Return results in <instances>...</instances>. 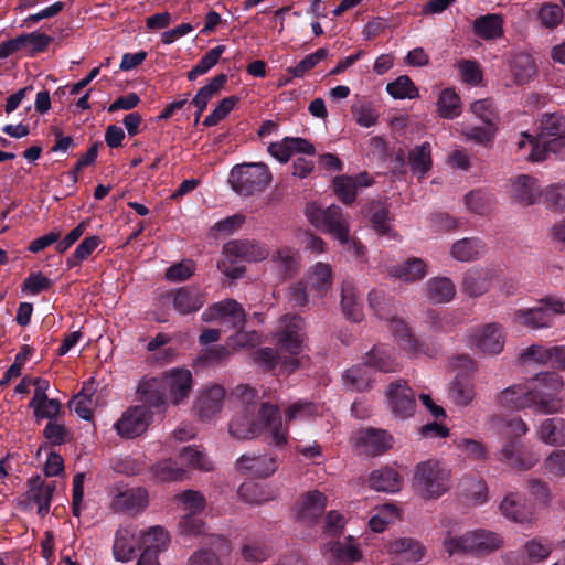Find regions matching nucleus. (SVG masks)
Masks as SVG:
<instances>
[{"instance_id":"nucleus-1","label":"nucleus","mask_w":565,"mask_h":565,"mask_svg":"<svg viewBox=\"0 0 565 565\" xmlns=\"http://www.w3.org/2000/svg\"><path fill=\"white\" fill-rule=\"evenodd\" d=\"M564 381L556 373H540L524 382L512 384L497 395V403L509 411L533 408L541 414L559 413L563 407L559 393Z\"/></svg>"},{"instance_id":"nucleus-2","label":"nucleus","mask_w":565,"mask_h":565,"mask_svg":"<svg viewBox=\"0 0 565 565\" xmlns=\"http://www.w3.org/2000/svg\"><path fill=\"white\" fill-rule=\"evenodd\" d=\"M228 431L236 439H252L264 434L267 443L275 447H284L288 441L279 408L270 403L262 404L257 419H252L246 409L237 413L228 424Z\"/></svg>"},{"instance_id":"nucleus-3","label":"nucleus","mask_w":565,"mask_h":565,"mask_svg":"<svg viewBox=\"0 0 565 565\" xmlns=\"http://www.w3.org/2000/svg\"><path fill=\"white\" fill-rule=\"evenodd\" d=\"M306 216L311 225L339 241L348 252L356 257L363 255L364 247L350 237L349 220L339 206L322 209L316 203H309L306 206Z\"/></svg>"},{"instance_id":"nucleus-4","label":"nucleus","mask_w":565,"mask_h":565,"mask_svg":"<svg viewBox=\"0 0 565 565\" xmlns=\"http://www.w3.org/2000/svg\"><path fill=\"white\" fill-rule=\"evenodd\" d=\"M413 489L425 500H436L452 486L451 470L444 461L429 458L414 468Z\"/></svg>"},{"instance_id":"nucleus-5","label":"nucleus","mask_w":565,"mask_h":565,"mask_svg":"<svg viewBox=\"0 0 565 565\" xmlns=\"http://www.w3.org/2000/svg\"><path fill=\"white\" fill-rule=\"evenodd\" d=\"M269 256L265 244L253 239L231 241L223 247L222 258L217 262V268L226 277L237 279L243 276L245 267L236 263L237 259L246 262H259Z\"/></svg>"},{"instance_id":"nucleus-6","label":"nucleus","mask_w":565,"mask_h":565,"mask_svg":"<svg viewBox=\"0 0 565 565\" xmlns=\"http://www.w3.org/2000/svg\"><path fill=\"white\" fill-rule=\"evenodd\" d=\"M503 545L501 534L484 529L472 530L457 537L449 536L444 541V548L449 555L462 553L478 557L494 553Z\"/></svg>"},{"instance_id":"nucleus-7","label":"nucleus","mask_w":565,"mask_h":565,"mask_svg":"<svg viewBox=\"0 0 565 565\" xmlns=\"http://www.w3.org/2000/svg\"><path fill=\"white\" fill-rule=\"evenodd\" d=\"M369 303L370 308L380 319L390 322L395 337L398 339L401 347L405 351L412 354L423 352L420 345L413 338L406 323L399 316L401 310L395 301L386 298L385 295L380 291H371L369 294Z\"/></svg>"},{"instance_id":"nucleus-8","label":"nucleus","mask_w":565,"mask_h":565,"mask_svg":"<svg viewBox=\"0 0 565 565\" xmlns=\"http://www.w3.org/2000/svg\"><path fill=\"white\" fill-rule=\"evenodd\" d=\"M273 175L263 162L236 164L228 175L231 188L239 195L250 196L263 192L271 182Z\"/></svg>"},{"instance_id":"nucleus-9","label":"nucleus","mask_w":565,"mask_h":565,"mask_svg":"<svg viewBox=\"0 0 565 565\" xmlns=\"http://www.w3.org/2000/svg\"><path fill=\"white\" fill-rule=\"evenodd\" d=\"M303 319L296 315H285L277 323L274 339L281 351L291 356L282 362L286 371H292L298 366L297 355L301 352L303 341Z\"/></svg>"},{"instance_id":"nucleus-10","label":"nucleus","mask_w":565,"mask_h":565,"mask_svg":"<svg viewBox=\"0 0 565 565\" xmlns=\"http://www.w3.org/2000/svg\"><path fill=\"white\" fill-rule=\"evenodd\" d=\"M565 313V301L556 297H547L537 301V306L519 309L513 313L515 324L530 329L548 328L553 323V317Z\"/></svg>"},{"instance_id":"nucleus-11","label":"nucleus","mask_w":565,"mask_h":565,"mask_svg":"<svg viewBox=\"0 0 565 565\" xmlns=\"http://www.w3.org/2000/svg\"><path fill=\"white\" fill-rule=\"evenodd\" d=\"M467 343L478 354L494 356L504 350L505 334L499 323H486L469 332Z\"/></svg>"},{"instance_id":"nucleus-12","label":"nucleus","mask_w":565,"mask_h":565,"mask_svg":"<svg viewBox=\"0 0 565 565\" xmlns=\"http://www.w3.org/2000/svg\"><path fill=\"white\" fill-rule=\"evenodd\" d=\"M152 420V412L145 405L128 407L114 423V429L121 438H136L143 434Z\"/></svg>"},{"instance_id":"nucleus-13","label":"nucleus","mask_w":565,"mask_h":565,"mask_svg":"<svg viewBox=\"0 0 565 565\" xmlns=\"http://www.w3.org/2000/svg\"><path fill=\"white\" fill-rule=\"evenodd\" d=\"M384 394L385 403L394 416L407 418L415 413V396L405 380L399 379L390 383Z\"/></svg>"},{"instance_id":"nucleus-14","label":"nucleus","mask_w":565,"mask_h":565,"mask_svg":"<svg viewBox=\"0 0 565 565\" xmlns=\"http://www.w3.org/2000/svg\"><path fill=\"white\" fill-rule=\"evenodd\" d=\"M149 503L148 491L142 487H117L113 493L110 508L115 512L129 515L140 514Z\"/></svg>"},{"instance_id":"nucleus-15","label":"nucleus","mask_w":565,"mask_h":565,"mask_svg":"<svg viewBox=\"0 0 565 565\" xmlns=\"http://www.w3.org/2000/svg\"><path fill=\"white\" fill-rule=\"evenodd\" d=\"M495 458L508 467L516 470H530L539 462V455L524 450L518 439H508L495 452Z\"/></svg>"},{"instance_id":"nucleus-16","label":"nucleus","mask_w":565,"mask_h":565,"mask_svg":"<svg viewBox=\"0 0 565 565\" xmlns=\"http://www.w3.org/2000/svg\"><path fill=\"white\" fill-rule=\"evenodd\" d=\"M351 440L353 445L366 455H380L393 446V437L383 429L365 428L355 431Z\"/></svg>"},{"instance_id":"nucleus-17","label":"nucleus","mask_w":565,"mask_h":565,"mask_svg":"<svg viewBox=\"0 0 565 565\" xmlns=\"http://www.w3.org/2000/svg\"><path fill=\"white\" fill-rule=\"evenodd\" d=\"M162 381L167 399L173 405L188 398L193 385L192 374L186 369H171L163 374Z\"/></svg>"},{"instance_id":"nucleus-18","label":"nucleus","mask_w":565,"mask_h":565,"mask_svg":"<svg viewBox=\"0 0 565 565\" xmlns=\"http://www.w3.org/2000/svg\"><path fill=\"white\" fill-rule=\"evenodd\" d=\"M326 507L327 497L318 490H311L297 499L291 511L296 520L311 523L322 515Z\"/></svg>"},{"instance_id":"nucleus-19","label":"nucleus","mask_w":565,"mask_h":565,"mask_svg":"<svg viewBox=\"0 0 565 565\" xmlns=\"http://www.w3.org/2000/svg\"><path fill=\"white\" fill-rule=\"evenodd\" d=\"M225 390L217 384L202 388L195 401V409L202 420H213L222 411Z\"/></svg>"},{"instance_id":"nucleus-20","label":"nucleus","mask_w":565,"mask_h":565,"mask_svg":"<svg viewBox=\"0 0 565 565\" xmlns=\"http://www.w3.org/2000/svg\"><path fill=\"white\" fill-rule=\"evenodd\" d=\"M553 551V544L544 537H532L527 540L522 548L519 561L512 563V553L505 554L504 561L509 565H537L545 562Z\"/></svg>"},{"instance_id":"nucleus-21","label":"nucleus","mask_w":565,"mask_h":565,"mask_svg":"<svg viewBox=\"0 0 565 565\" xmlns=\"http://www.w3.org/2000/svg\"><path fill=\"white\" fill-rule=\"evenodd\" d=\"M499 278V270L492 267H475L469 269L462 280V291L469 297H480Z\"/></svg>"},{"instance_id":"nucleus-22","label":"nucleus","mask_w":565,"mask_h":565,"mask_svg":"<svg viewBox=\"0 0 565 565\" xmlns=\"http://www.w3.org/2000/svg\"><path fill=\"white\" fill-rule=\"evenodd\" d=\"M142 531L132 526L119 527L115 535L113 553L116 561L128 562L142 546Z\"/></svg>"},{"instance_id":"nucleus-23","label":"nucleus","mask_w":565,"mask_h":565,"mask_svg":"<svg viewBox=\"0 0 565 565\" xmlns=\"http://www.w3.org/2000/svg\"><path fill=\"white\" fill-rule=\"evenodd\" d=\"M509 72L516 85L531 82L537 74V67L533 56L524 51H513L507 57Z\"/></svg>"},{"instance_id":"nucleus-24","label":"nucleus","mask_w":565,"mask_h":565,"mask_svg":"<svg viewBox=\"0 0 565 565\" xmlns=\"http://www.w3.org/2000/svg\"><path fill=\"white\" fill-rule=\"evenodd\" d=\"M202 320L205 322L230 321L236 326L244 322L245 313L237 301L226 299L207 307L202 313Z\"/></svg>"},{"instance_id":"nucleus-25","label":"nucleus","mask_w":565,"mask_h":565,"mask_svg":"<svg viewBox=\"0 0 565 565\" xmlns=\"http://www.w3.org/2000/svg\"><path fill=\"white\" fill-rule=\"evenodd\" d=\"M323 557L332 564H349L362 557L360 548L348 537L344 542L331 541L321 548Z\"/></svg>"},{"instance_id":"nucleus-26","label":"nucleus","mask_w":565,"mask_h":565,"mask_svg":"<svg viewBox=\"0 0 565 565\" xmlns=\"http://www.w3.org/2000/svg\"><path fill=\"white\" fill-rule=\"evenodd\" d=\"M237 469L247 472L257 478H268L275 473L278 468V459L276 456L243 455L236 462Z\"/></svg>"},{"instance_id":"nucleus-27","label":"nucleus","mask_w":565,"mask_h":565,"mask_svg":"<svg viewBox=\"0 0 565 565\" xmlns=\"http://www.w3.org/2000/svg\"><path fill=\"white\" fill-rule=\"evenodd\" d=\"M501 513L510 521L518 524H531L534 521V513L518 493L507 494L499 507Z\"/></svg>"},{"instance_id":"nucleus-28","label":"nucleus","mask_w":565,"mask_h":565,"mask_svg":"<svg viewBox=\"0 0 565 565\" xmlns=\"http://www.w3.org/2000/svg\"><path fill=\"white\" fill-rule=\"evenodd\" d=\"M268 152L278 161L287 162L294 153L313 154L315 147L308 140L299 137H286L280 141L271 142Z\"/></svg>"},{"instance_id":"nucleus-29","label":"nucleus","mask_w":565,"mask_h":565,"mask_svg":"<svg viewBox=\"0 0 565 565\" xmlns=\"http://www.w3.org/2000/svg\"><path fill=\"white\" fill-rule=\"evenodd\" d=\"M536 438L546 446H565V419L552 417L543 419L535 427Z\"/></svg>"},{"instance_id":"nucleus-30","label":"nucleus","mask_w":565,"mask_h":565,"mask_svg":"<svg viewBox=\"0 0 565 565\" xmlns=\"http://www.w3.org/2000/svg\"><path fill=\"white\" fill-rule=\"evenodd\" d=\"M173 308L180 315H189L201 309L205 302L204 295L195 287H182L171 291Z\"/></svg>"},{"instance_id":"nucleus-31","label":"nucleus","mask_w":565,"mask_h":565,"mask_svg":"<svg viewBox=\"0 0 565 565\" xmlns=\"http://www.w3.org/2000/svg\"><path fill=\"white\" fill-rule=\"evenodd\" d=\"M140 401L152 407L164 406L168 402L162 377L145 376L137 386Z\"/></svg>"},{"instance_id":"nucleus-32","label":"nucleus","mask_w":565,"mask_h":565,"mask_svg":"<svg viewBox=\"0 0 565 565\" xmlns=\"http://www.w3.org/2000/svg\"><path fill=\"white\" fill-rule=\"evenodd\" d=\"M364 361L370 367L384 373L397 372L401 369L394 350L384 344L375 345L365 354Z\"/></svg>"},{"instance_id":"nucleus-33","label":"nucleus","mask_w":565,"mask_h":565,"mask_svg":"<svg viewBox=\"0 0 565 565\" xmlns=\"http://www.w3.org/2000/svg\"><path fill=\"white\" fill-rule=\"evenodd\" d=\"M371 180L367 173H360L356 177L341 175L333 180L334 191L344 204H351L362 188L369 186Z\"/></svg>"},{"instance_id":"nucleus-34","label":"nucleus","mask_w":565,"mask_h":565,"mask_svg":"<svg viewBox=\"0 0 565 565\" xmlns=\"http://www.w3.org/2000/svg\"><path fill=\"white\" fill-rule=\"evenodd\" d=\"M388 554L408 562H418L424 557L425 547L415 539L397 537L386 544Z\"/></svg>"},{"instance_id":"nucleus-35","label":"nucleus","mask_w":565,"mask_h":565,"mask_svg":"<svg viewBox=\"0 0 565 565\" xmlns=\"http://www.w3.org/2000/svg\"><path fill=\"white\" fill-rule=\"evenodd\" d=\"M428 265L423 258L411 257L390 269V274L403 281L414 282L427 275Z\"/></svg>"},{"instance_id":"nucleus-36","label":"nucleus","mask_w":565,"mask_h":565,"mask_svg":"<svg viewBox=\"0 0 565 565\" xmlns=\"http://www.w3.org/2000/svg\"><path fill=\"white\" fill-rule=\"evenodd\" d=\"M332 282V269L329 264L317 263L307 274L306 286L310 292L323 297Z\"/></svg>"},{"instance_id":"nucleus-37","label":"nucleus","mask_w":565,"mask_h":565,"mask_svg":"<svg viewBox=\"0 0 565 565\" xmlns=\"http://www.w3.org/2000/svg\"><path fill=\"white\" fill-rule=\"evenodd\" d=\"M510 194L522 204H533L540 194L536 180L525 174L515 177L511 180Z\"/></svg>"},{"instance_id":"nucleus-38","label":"nucleus","mask_w":565,"mask_h":565,"mask_svg":"<svg viewBox=\"0 0 565 565\" xmlns=\"http://www.w3.org/2000/svg\"><path fill=\"white\" fill-rule=\"evenodd\" d=\"M26 492L28 500L38 505V513L44 516L49 513L52 493L55 489L54 483H47L40 478L31 479Z\"/></svg>"},{"instance_id":"nucleus-39","label":"nucleus","mask_w":565,"mask_h":565,"mask_svg":"<svg viewBox=\"0 0 565 565\" xmlns=\"http://www.w3.org/2000/svg\"><path fill=\"white\" fill-rule=\"evenodd\" d=\"M371 367L364 362L345 371L343 374V385L348 391L363 392L369 390L374 379L372 377Z\"/></svg>"},{"instance_id":"nucleus-40","label":"nucleus","mask_w":565,"mask_h":565,"mask_svg":"<svg viewBox=\"0 0 565 565\" xmlns=\"http://www.w3.org/2000/svg\"><path fill=\"white\" fill-rule=\"evenodd\" d=\"M370 487L376 491L396 492L402 487L399 473L390 467L374 470L369 477Z\"/></svg>"},{"instance_id":"nucleus-41","label":"nucleus","mask_w":565,"mask_h":565,"mask_svg":"<svg viewBox=\"0 0 565 565\" xmlns=\"http://www.w3.org/2000/svg\"><path fill=\"white\" fill-rule=\"evenodd\" d=\"M486 246L479 238H462L452 244L450 255L458 262H471L481 257Z\"/></svg>"},{"instance_id":"nucleus-42","label":"nucleus","mask_w":565,"mask_h":565,"mask_svg":"<svg viewBox=\"0 0 565 565\" xmlns=\"http://www.w3.org/2000/svg\"><path fill=\"white\" fill-rule=\"evenodd\" d=\"M401 518V510L393 503H384L376 507L369 521L373 532H383L386 526Z\"/></svg>"},{"instance_id":"nucleus-43","label":"nucleus","mask_w":565,"mask_h":565,"mask_svg":"<svg viewBox=\"0 0 565 565\" xmlns=\"http://www.w3.org/2000/svg\"><path fill=\"white\" fill-rule=\"evenodd\" d=\"M427 297L435 303L450 301L456 294L454 282L447 277H434L428 280Z\"/></svg>"},{"instance_id":"nucleus-44","label":"nucleus","mask_w":565,"mask_h":565,"mask_svg":"<svg viewBox=\"0 0 565 565\" xmlns=\"http://www.w3.org/2000/svg\"><path fill=\"white\" fill-rule=\"evenodd\" d=\"M385 90L394 99H416L420 96L419 88L407 75H399L387 83Z\"/></svg>"},{"instance_id":"nucleus-45","label":"nucleus","mask_w":565,"mask_h":565,"mask_svg":"<svg viewBox=\"0 0 565 565\" xmlns=\"http://www.w3.org/2000/svg\"><path fill=\"white\" fill-rule=\"evenodd\" d=\"M408 161L414 174L424 178L431 168V146L424 142L416 146L408 154Z\"/></svg>"},{"instance_id":"nucleus-46","label":"nucleus","mask_w":565,"mask_h":565,"mask_svg":"<svg viewBox=\"0 0 565 565\" xmlns=\"http://www.w3.org/2000/svg\"><path fill=\"white\" fill-rule=\"evenodd\" d=\"M437 113L441 118L454 119L461 114V100L454 88H445L437 99Z\"/></svg>"},{"instance_id":"nucleus-47","label":"nucleus","mask_w":565,"mask_h":565,"mask_svg":"<svg viewBox=\"0 0 565 565\" xmlns=\"http://www.w3.org/2000/svg\"><path fill=\"white\" fill-rule=\"evenodd\" d=\"M503 20L498 14H487L477 19L473 23V32L484 39H498L503 33Z\"/></svg>"},{"instance_id":"nucleus-48","label":"nucleus","mask_w":565,"mask_h":565,"mask_svg":"<svg viewBox=\"0 0 565 565\" xmlns=\"http://www.w3.org/2000/svg\"><path fill=\"white\" fill-rule=\"evenodd\" d=\"M492 424L500 435L511 437L510 439L519 440L520 437L529 431L527 424L519 416L511 418L493 417Z\"/></svg>"},{"instance_id":"nucleus-49","label":"nucleus","mask_w":565,"mask_h":565,"mask_svg":"<svg viewBox=\"0 0 565 565\" xmlns=\"http://www.w3.org/2000/svg\"><path fill=\"white\" fill-rule=\"evenodd\" d=\"M185 470L172 459L159 461L151 468V478L157 482H174L183 480Z\"/></svg>"},{"instance_id":"nucleus-50","label":"nucleus","mask_w":565,"mask_h":565,"mask_svg":"<svg viewBox=\"0 0 565 565\" xmlns=\"http://www.w3.org/2000/svg\"><path fill=\"white\" fill-rule=\"evenodd\" d=\"M321 415V407L307 399H299L290 404L285 411L287 422H306Z\"/></svg>"},{"instance_id":"nucleus-51","label":"nucleus","mask_w":565,"mask_h":565,"mask_svg":"<svg viewBox=\"0 0 565 565\" xmlns=\"http://www.w3.org/2000/svg\"><path fill=\"white\" fill-rule=\"evenodd\" d=\"M565 132V120L556 114H546L542 117L540 132L537 134L541 145L548 142L552 138Z\"/></svg>"},{"instance_id":"nucleus-52","label":"nucleus","mask_w":565,"mask_h":565,"mask_svg":"<svg viewBox=\"0 0 565 565\" xmlns=\"http://www.w3.org/2000/svg\"><path fill=\"white\" fill-rule=\"evenodd\" d=\"M352 116L355 122L364 128L376 125L379 113L374 105L364 98L358 99L351 107Z\"/></svg>"},{"instance_id":"nucleus-53","label":"nucleus","mask_w":565,"mask_h":565,"mask_svg":"<svg viewBox=\"0 0 565 565\" xmlns=\"http://www.w3.org/2000/svg\"><path fill=\"white\" fill-rule=\"evenodd\" d=\"M271 263L277 268L279 275L285 278L292 275L297 269V253L290 247H280L273 254Z\"/></svg>"},{"instance_id":"nucleus-54","label":"nucleus","mask_w":565,"mask_h":565,"mask_svg":"<svg viewBox=\"0 0 565 565\" xmlns=\"http://www.w3.org/2000/svg\"><path fill=\"white\" fill-rule=\"evenodd\" d=\"M226 83V76L220 74L212 78L205 86L201 87L194 96L192 103L198 108L196 119L205 109L209 100L223 87Z\"/></svg>"},{"instance_id":"nucleus-55","label":"nucleus","mask_w":565,"mask_h":565,"mask_svg":"<svg viewBox=\"0 0 565 565\" xmlns=\"http://www.w3.org/2000/svg\"><path fill=\"white\" fill-rule=\"evenodd\" d=\"M341 307L343 315L352 321H361L363 318L362 307L356 300L354 287L345 282L341 290Z\"/></svg>"},{"instance_id":"nucleus-56","label":"nucleus","mask_w":565,"mask_h":565,"mask_svg":"<svg viewBox=\"0 0 565 565\" xmlns=\"http://www.w3.org/2000/svg\"><path fill=\"white\" fill-rule=\"evenodd\" d=\"M238 495L250 504H263L275 498L273 491L254 482L243 483L238 489Z\"/></svg>"},{"instance_id":"nucleus-57","label":"nucleus","mask_w":565,"mask_h":565,"mask_svg":"<svg viewBox=\"0 0 565 565\" xmlns=\"http://www.w3.org/2000/svg\"><path fill=\"white\" fill-rule=\"evenodd\" d=\"M180 460L183 466L193 469L209 471L213 468L212 461L198 447L189 446L183 448L180 455Z\"/></svg>"},{"instance_id":"nucleus-58","label":"nucleus","mask_w":565,"mask_h":565,"mask_svg":"<svg viewBox=\"0 0 565 565\" xmlns=\"http://www.w3.org/2000/svg\"><path fill=\"white\" fill-rule=\"evenodd\" d=\"M168 532L161 526H153L148 531H142L141 542L145 552H153L164 548L168 544Z\"/></svg>"},{"instance_id":"nucleus-59","label":"nucleus","mask_w":565,"mask_h":565,"mask_svg":"<svg viewBox=\"0 0 565 565\" xmlns=\"http://www.w3.org/2000/svg\"><path fill=\"white\" fill-rule=\"evenodd\" d=\"M553 347H545L541 344H532L525 349L520 360L523 364H547L552 363Z\"/></svg>"},{"instance_id":"nucleus-60","label":"nucleus","mask_w":565,"mask_h":565,"mask_svg":"<svg viewBox=\"0 0 565 565\" xmlns=\"http://www.w3.org/2000/svg\"><path fill=\"white\" fill-rule=\"evenodd\" d=\"M457 448L466 458L476 461L486 460L489 455L483 443L471 438L459 439L457 441Z\"/></svg>"},{"instance_id":"nucleus-61","label":"nucleus","mask_w":565,"mask_h":565,"mask_svg":"<svg viewBox=\"0 0 565 565\" xmlns=\"http://www.w3.org/2000/svg\"><path fill=\"white\" fill-rule=\"evenodd\" d=\"M518 149L522 151V156L530 161H542L543 149L539 138L531 136L526 132L521 134L520 140L518 141Z\"/></svg>"},{"instance_id":"nucleus-62","label":"nucleus","mask_w":565,"mask_h":565,"mask_svg":"<svg viewBox=\"0 0 565 565\" xmlns=\"http://www.w3.org/2000/svg\"><path fill=\"white\" fill-rule=\"evenodd\" d=\"M546 475L554 478H565V449L551 451L543 461Z\"/></svg>"},{"instance_id":"nucleus-63","label":"nucleus","mask_w":565,"mask_h":565,"mask_svg":"<svg viewBox=\"0 0 565 565\" xmlns=\"http://www.w3.org/2000/svg\"><path fill=\"white\" fill-rule=\"evenodd\" d=\"M543 195L552 209L565 212V181L547 185L543 191Z\"/></svg>"},{"instance_id":"nucleus-64","label":"nucleus","mask_w":565,"mask_h":565,"mask_svg":"<svg viewBox=\"0 0 565 565\" xmlns=\"http://www.w3.org/2000/svg\"><path fill=\"white\" fill-rule=\"evenodd\" d=\"M177 500L182 504V509L188 514H198L205 508V498L202 493L194 490H186L180 493L177 495Z\"/></svg>"}]
</instances>
